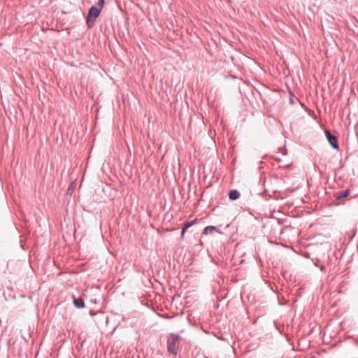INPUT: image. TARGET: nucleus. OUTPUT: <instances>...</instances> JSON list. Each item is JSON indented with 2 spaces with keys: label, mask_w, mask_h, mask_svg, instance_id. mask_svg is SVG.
I'll return each instance as SVG.
<instances>
[{
  "label": "nucleus",
  "mask_w": 358,
  "mask_h": 358,
  "mask_svg": "<svg viewBox=\"0 0 358 358\" xmlns=\"http://www.w3.org/2000/svg\"><path fill=\"white\" fill-rule=\"evenodd\" d=\"M180 344V336L173 333L169 334L167 338V351L175 356L178 354Z\"/></svg>",
  "instance_id": "obj_1"
},
{
  "label": "nucleus",
  "mask_w": 358,
  "mask_h": 358,
  "mask_svg": "<svg viewBox=\"0 0 358 358\" xmlns=\"http://www.w3.org/2000/svg\"><path fill=\"white\" fill-rule=\"evenodd\" d=\"M101 8L98 6H92L88 11V15L86 19V24L89 29L92 28L95 23L96 18L99 16Z\"/></svg>",
  "instance_id": "obj_2"
},
{
  "label": "nucleus",
  "mask_w": 358,
  "mask_h": 358,
  "mask_svg": "<svg viewBox=\"0 0 358 358\" xmlns=\"http://www.w3.org/2000/svg\"><path fill=\"white\" fill-rule=\"evenodd\" d=\"M326 137L329 143V144L334 148L338 149L339 145L338 143L337 137L334 135H332L329 131H325Z\"/></svg>",
  "instance_id": "obj_3"
},
{
  "label": "nucleus",
  "mask_w": 358,
  "mask_h": 358,
  "mask_svg": "<svg viewBox=\"0 0 358 358\" xmlns=\"http://www.w3.org/2000/svg\"><path fill=\"white\" fill-rule=\"evenodd\" d=\"M350 192V191L349 189H345L344 191H339L334 194V197L336 198V199L339 200L341 199L345 198L348 196H349Z\"/></svg>",
  "instance_id": "obj_4"
},
{
  "label": "nucleus",
  "mask_w": 358,
  "mask_h": 358,
  "mask_svg": "<svg viewBox=\"0 0 358 358\" xmlns=\"http://www.w3.org/2000/svg\"><path fill=\"white\" fill-rule=\"evenodd\" d=\"M240 196V192L236 189H232L229 191V198L231 201L238 199Z\"/></svg>",
  "instance_id": "obj_5"
},
{
  "label": "nucleus",
  "mask_w": 358,
  "mask_h": 358,
  "mask_svg": "<svg viewBox=\"0 0 358 358\" xmlns=\"http://www.w3.org/2000/svg\"><path fill=\"white\" fill-rule=\"evenodd\" d=\"M73 303L78 308H82L85 307L84 300L81 297L74 298Z\"/></svg>",
  "instance_id": "obj_6"
},
{
  "label": "nucleus",
  "mask_w": 358,
  "mask_h": 358,
  "mask_svg": "<svg viewBox=\"0 0 358 358\" xmlns=\"http://www.w3.org/2000/svg\"><path fill=\"white\" fill-rule=\"evenodd\" d=\"M194 222H195V221L185 222L184 225H183V227L182 229V235H183L185 234V232L186 231V230L188 228H189L190 227H192L194 224Z\"/></svg>",
  "instance_id": "obj_7"
},
{
  "label": "nucleus",
  "mask_w": 358,
  "mask_h": 358,
  "mask_svg": "<svg viewBox=\"0 0 358 358\" xmlns=\"http://www.w3.org/2000/svg\"><path fill=\"white\" fill-rule=\"evenodd\" d=\"M215 227L214 226H208L204 228L203 231V234H208V233H211L212 231L215 230Z\"/></svg>",
  "instance_id": "obj_8"
},
{
  "label": "nucleus",
  "mask_w": 358,
  "mask_h": 358,
  "mask_svg": "<svg viewBox=\"0 0 358 358\" xmlns=\"http://www.w3.org/2000/svg\"><path fill=\"white\" fill-rule=\"evenodd\" d=\"M103 3H104V0H98V2H97L98 8L102 9Z\"/></svg>",
  "instance_id": "obj_9"
},
{
  "label": "nucleus",
  "mask_w": 358,
  "mask_h": 358,
  "mask_svg": "<svg viewBox=\"0 0 358 358\" xmlns=\"http://www.w3.org/2000/svg\"><path fill=\"white\" fill-rule=\"evenodd\" d=\"M290 102H291V103H294V100H293V99H290Z\"/></svg>",
  "instance_id": "obj_10"
},
{
  "label": "nucleus",
  "mask_w": 358,
  "mask_h": 358,
  "mask_svg": "<svg viewBox=\"0 0 358 358\" xmlns=\"http://www.w3.org/2000/svg\"><path fill=\"white\" fill-rule=\"evenodd\" d=\"M90 315H94V313H93V312H92V311H91V312H90Z\"/></svg>",
  "instance_id": "obj_11"
}]
</instances>
